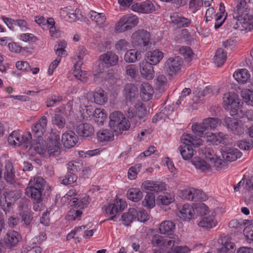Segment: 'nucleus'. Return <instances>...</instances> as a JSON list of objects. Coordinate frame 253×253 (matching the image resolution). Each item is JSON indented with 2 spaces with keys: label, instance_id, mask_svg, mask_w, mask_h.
<instances>
[{
  "label": "nucleus",
  "instance_id": "a19ab883",
  "mask_svg": "<svg viewBox=\"0 0 253 253\" xmlns=\"http://www.w3.org/2000/svg\"><path fill=\"white\" fill-rule=\"evenodd\" d=\"M28 186L43 190L46 187V181L42 177L36 176L30 180Z\"/></svg>",
  "mask_w": 253,
  "mask_h": 253
},
{
  "label": "nucleus",
  "instance_id": "338daca9",
  "mask_svg": "<svg viewBox=\"0 0 253 253\" xmlns=\"http://www.w3.org/2000/svg\"><path fill=\"white\" fill-rule=\"evenodd\" d=\"M195 210L197 213H199L201 215H206L209 212L208 207L203 203L197 204Z\"/></svg>",
  "mask_w": 253,
  "mask_h": 253
},
{
  "label": "nucleus",
  "instance_id": "c03bdc74",
  "mask_svg": "<svg viewBox=\"0 0 253 253\" xmlns=\"http://www.w3.org/2000/svg\"><path fill=\"white\" fill-rule=\"evenodd\" d=\"M61 16L67 21H74L76 19V14L71 9V6L61 8L60 10Z\"/></svg>",
  "mask_w": 253,
  "mask_h": 253
},
{
  "label": "nucleus",
  "instance_id": "4c0bfd02",
  "mask_svg": "<svg viewBox=\"0 0 253 253\" xmlns=\"http://www.w3.org/2000/svg\"><path fill=\"white\" fill-rule=\"evenodd\" d=\"M218 91V88L213 86H209L205 87L204 89L202 91V92L199 91L198 94L199 95H195L193 98V101L198 103L199 100L200 99L201 96L203 97L205 96H211V95H214L217 93Z\"/></svg>",
  "mask_w": 253,
  "mask_h": 253
},
{
  "label": "nucleus",
  "instance_id": "a878e982",
  "mask_svg": "<svg viewBox=\"0 0 253 253\" xmlns=\"http://www.w3.org/2000/svg\"><path fill=\"white\" fill-rule=\"evenodd\" d=\"M25 191L26 195L31 197L33 200L34 203L39 204L42 201L43 190L28 186Z\"/></svg>",
  "mask_w": 253,
  "mask_h": 253
},
{
  "label": "nucleus",
  "instance_id": "052dcab7",
  "mask_svg": "<svg viewBox=\"0 0 253 253\" xmlns=\"http://www.w3.org/2000/svg\"><path fill=\"white\" fill-rule=\"evenodd\" d=\"M52 124L56 125L59 128L64 127L65 125V120L60 115L55 114L52 119Z\"/></svg>",
  "mask_w": 253,
  "mask_h": 253
},
{
  "label": "nucleus",
  "instance_id": "9d476101",
  "mask_svg": "<svg viewBox=\"0 0 253 253\" xmlns=\"http://www.w3.org/2000/svg\"><path fill=\"white\" fill-rule=\"evenodd\" d=\"M126 206V202L121 199H116L114 203L109 204L105 209L107 214L112 215L107 220L117 221V213L122 211ZM105 220H107L106 219Z\"/></svg>",
  "mask_w": 253,
  "mask_h": 253
},
{
  "label": "nucleus",
  "instance_id": "ea45409f",
  "mask_svg": "<svg viewBox=\"0 0 253 253\" xmlns=\"http://www.w3.org/2000/svg\"><path fill=\"white\" fill-rule=\"evenodd\" d=\"M153 92V88L149 84L145 83L141 85L140 94L144 100H150L152 96Z\"/></svg>",
  "mask_w": 253,
  "mask_h": 253
},
{
  "label": "nucleus",
  "instance_id": "c756f323",
  "mask_svg": "<svg viewBox=\"0 0 253 253\" xmlns=\"http://www.w3.org/2000/svg\"><path fill=\"white\" fill-rule=\"evenodd\" d=\"M179 209L178 216L183 220L191 219L195 212L193 207L189 204H184L181 208H179Z\"/></svg>",
  "mask_w": 253,
  "mask_h": 253
},
{
  "label": "nucleus",
  "instance_id": "f8f14e48",
  "mask_svg": "<svg viewBox=\"0 0 253 253\" xmlns=\"http://www.w3.org/2000/svg\"><path fill=\"white\" fill-rule=\"evenodd\" d=\"M32 139V134L29 132L28 136H24L15 131H13L8 137V141L11 145L15 146L23 145L26 149L28 146L27 143H29V140Z\"/></svg>",
  "mask_w": 253,
  "mask_h": 253
},
{
  "label": "nucleus",
  "instance_id": "79ce46f5",
  "mask_svg": "<svg viewBox=\"0 0 253 253\" xmlns=\"http://www.w3.org/2000/svg\"><path fill=\"white\" fill-rule=\"evenodd\" d=\"M141 58L140 52L133 49L127 50L124 57L125 60L127 63H134Z\"/></svg>",
  "mask_w": 253,
  "mask_h": 253
},
{
  "label": "nucleus",
  "instance_id": "0e129e2a",
  "mask_svg": "<svg viewBox=\"0 0 253 253\" xmlns=\"http://www.w3.org/2000/svg\"><path fill=\"white\" fill-rule=\"evenodd\" d=\"M137 215L136 218L137 220L141 222H145L150 219V215L143 209L137 210Z\"/></svg>",
  "mask_w": 253,
  "mask_h": 253
},
{
  "label": "nucleus",
  "instance_id": "f704fd0d",
  "mask_svg": "<svg viewBox=\"0 0 253 253\" xmlns=\"http://www.w3.org/2000/svg\"><path fill=\"white\" fill-rule=\"evenodd\" d=\"M250 74L246 69L238 70L233 74V77L239 83L244 84L250 79Z\"/></svg>",
  "mask_w": 253,
  "mask_h": 253
},
{
  "label": "nucleus",
  "instance_id": "5fc2aeb1",
  "mask_svg": "<svg viewBox=\"0 0 253 253\" xmlns=\"http://www.w3.org/2000/svg\"><path fill=\"white\" fill-rule=\"evenodd\" d=\"M179 53L185 58V61L190 62L193 56V53L189 46H182L179 49Z\"/></svg>",
  "mask_w": 253,
  "mask_h": 253
},
{
  "label": "nucleus",
  "instance_id": "a211bd4d",
  "mask_svg": "<svg viewBox=\"0 0 253 253\" xmlns=\"http://www.w3.org/2000/svg\"><path fill=\"white\" fill-rule=\"evenodd\" d=\"M123 94L127 102L132 103L138 96L137 88L134 84H127L124 86Z\"/></svg>",
  "mask_w": 253,
  "mask_h": 253
},
{
  "label": "nucleus",
  "instance_id": "412c9836",
  "mask_svg": "<svg viewBox=\"0 0 253 253\" xmlns=\"http://www.w3.org/2000/svg\"><path fill=\"white\" fill-rule=\"evenodd\" d=\"M140 72L141 76L147 79L154 77V71L152 63L146 60H143L140 63Z\"/></svg>",
  "mask_w": 253,
  "mask_h": 253
},
{
  "label": "nucleus",
  "instance_id": "a18cd8bd",
  "mask_svg": "<svg viewBox=\"0 0 253 253\" xmlns=\"http://www.w3.org/2000/svg\"><path fill=\"white\" fill-rule=\"evenodd\" d=\"M15 177L13 167L12 164L8 162L5 166V171L4 172V178L7 182L12 183Z\"/></svg>",
  "mask_w": 253,
  "mask_h": 253
},
{
  "label": "nucleus",
  "instance_id": "39448f33",
  "mask_svg": "<svg viewBox=\"0 0 253 253\" xmlns=\"http://www.w3.org/2000/svg\"><path fill=\"white\" fill-rule=\"evenodd\" d=\"M20 197V192L19 190H6L0 198L1 208L6 212Z\"/></svg>",
  "mask_w": 253,
  "mask_h": 253
},
{
  "label": "nucleus",
  "instance_id": "f3484780",
  "mask_svg": "<svg viewBox=\"0 0 253 253\" xmlns=\"http://www.w3.org/2000/svg\"><path fill=\"white\" fill-rule=\"evenodd\" d=\"M133 11L142 13H151L156 10L155 6L150 0H146L141 3H135L131 6Z\"/></svg>",
  "mask_w": 253,
  "mask_h": 253
},
{
  "label": "nucleus",
  "instance_id": "680f3d73",
  "mask_svg": "<svg viewBox=\"0 0 253 253\" xmlns=\"http://www.w3.org/2000/svg\"><path fill=\"white\" fill-rule=\"evenodd\" d=\"M141 167L142 166L141 164H137L135 166L131 167L128 171V178L131 180L135 179L136 177L138 172L140 171Z\"/></svg>",
  "mask_w": 253,
  "mask_h": 253
},
{
  "label": "nucleus",
  "instance_id": "2eb2a0df",
  "mask_svg": "<svg viewBox=\"0 0 253 253\" xmlns=\"http://www.w3.org/2000/svg\"><path fill=\"white\" fill-rule=\"evenodd\" d=\"M47 120L45 116H42L32 128L34 138L42 139L45 132Z\"/></svg>",
  "mask_w": 253,
  "mask_h": 253
},
{
  "label": "nucleus",
  "instance_id": "e433bc0d",
  "mask_svg": "<svg viewBox=\"0 0 253 253\" xmlns=\"http://www.w3.org/2000/svg\"><path fill=\"white\" fill-rule=\"evenodd\" d=\"M216 221L214 219V215L213 213L211 214L205 216L202 218V219L199 222L198 225L203 228L206 229H210L214 227L216 225Z\"/></svg>",
  "mask_w": 253,
  "mask_h": 253
},
{
  "label": "nucleus",
  "instance_id": "cd10ccee",
  "mask_svg": "<svg viewBox=\"0 0 253 253\" xmlns=\"http://www.w3.org/2000/svg\"><path fill=\"white\" fill-rule=\"evenodd\" d=\"M175 229V224L170 220L163 221L159 225V230L161 234L168 236L173 235Z\"/></svg>",
  "mask_w": 253,
  "mask_h": 253
},
{
  "label": "nucleus",
  "instance_id": "69168bd1",
  "mask_svg": "<svg viewBox=\"0 0 253 253\" xmlns=\"http://www.w3.org/2000/svg\"><path fill=\"white\" fill-rule=\"evenodd\" d=\"M209 164L210 168L214 167L217 170L221 169L226 166L225 162L222 161L217 156L215 157L214 160Z\"/></svg>",
  "mask_w": 253,
  "mask_h": 253
},
{
  "label": "nucleus",
  "instance_id": "864d4df0",
  "mask_svg": "<svg viewBox=\"0 0 253 253\" xmlns=\"http://www.w3.org/2000/svg\"><path fill=\"white\" fill-rule=\"evenodd\" d=\"M192 201L194 202H198L204 201L207 199V197L205 193L203 191L192 188Z\"/></svg>",
  "mask_w": 253,
  "mask_h": 253
},
{
  "label": "nucleus",
  "instance_id": "2f4dec72",
  "mask_svg": "<svg viewBox=\"0 0 253 253\" xmlns=\"http://www.w3.org/2000/svg\"><path fill=\"white\" fill-rule=\"evenodd\" d=\"M136 117L134 121H138V124H140L141 122H144L147 113L146 108L144 106L141 102H139L135 105Z\"/></svg>",
  "mask_w": 253,
  "mask_h": 253
},
{
  "label": "nucleus",
  "instance_id": "de8ad7c7",
  "mask_svg": "<svg viewBox=\"0 0 253 253\" xmlns=\"http://www.w3.org/2000/svg\"><path fill=\"white\" fill-rule=\"evenodd\" d=\"M226 52H225L223 49L218 48L214 56V62L217 66L219 67L222 66L226 60Z\"/></svg>",
  "mask_w": 253,
  "mask_h": 253
},
{
  "label": "nucleus",
  "instance_id": "bf43d9fd",
  "mask_svg": "<svg viewBox=\"0 0 253 253\" xmlns=\"http://www.w3.org/2000/svg\"><path fill=\"white\" fill-rule=\"evenodd\" d=\"M125 17H123L116 24L115 30L119 32H123L128 30V26L126 21H127Z\"/></svg>",
  "mask_w": 253,
  "mask_h": 253
},
{
  "label": "nucleus",
  "instance_id": "c85d7f7f",
  "mask_svg": "<svg viewBox=\"0 0 253 253\" xmlns=\"http://www.w3.org/2000/svg\"><path fill=\"white\" fill-rule=\"evenodd\" d=\"M2 19L8 28L12 30H14L17 26L19 27L21 29L27 28L28 24L24 20H14L3 16L2 17Z\"/></svg>",
  "mask_w": 253,
  "mask_h": 253
},
{
  "label": "nucleus",
  "instance_id": "e2e57ef3",
  "mask_svg": "<svg viewBox=\"0 0 253 253\" xmlns=\"http://www.w3.org/2000/svg\"><path fill=\"white\" fill-rule=\"evenodd\" d=\"M250 222L248 220H244L243 221H238L237 219H233L229 223V226L230 228H235L237 229H241L242 226L246 225Z\"/></svg>",
  "mask_w": 253,
  "mask_h": 253
},
{
  "label": "nucleus",
  "instance_id": "72a5a7b5",
  "mask_svg": "<svg viewBox=\"0 0 253 253\" xmlns=\"http://www.w3.org/2000/svg\"><path fill=\"white\" fill-rule=\"evenodd\" d=\"M137 215V210L130 208L127 212L124 213L121 216V220L123 224L126 226L129 225L133 220L136 219Z\"/></svg>",
  "mask_w": 253,
  "mask_h": 253
},
{
  "label": "nucleus",
  "instance_id": "f03ea898",
  "mask_svg": "<svg viewBox=\"0 0 253 253\" xmlns=\"http://www.w3.org/2000/svg\"><path fill=\"white\" fill-rule=\"evenodd\" d=\"M109 118V126L115 132L122 133V131L127 130L130 127L129 122L120 111L112 112Z\"/></svg>",
  "mask_w": 253,
  "mask_h": 253
},
{
  "label": "nucleus",
  "instance_id": "58836bf2",
  "mask_svg": "<svg viewBox=\"0 0 253 253\" xmlns=\"http://www.w3.org/2000/svg\"><path fill=\"white\" fill-rule=\"evenodd\" d=\"M179 150L183 159L185 160H190L194 155V151L190 145L183 143L179 147Z\"/></svg>",
  "mask_w": 253,
  "mask_h": 253
},
{
  "label": "nucleus",
  "instance_id": "37998d69",
  "mask_svg": "<svg viewBox=\"0 0 253 253\" xmlns=\"http://www.w3.org/2000/svg\"><path fill=\"white\" fill-rule=\"evenodd\" d=\"M191 162L197 169L202 171H206L210 168V164L199 157H194Z\"/></svg>",
  "mask_w": 253,
  "mask_h": 253
},
{
  "label": "nucleus",
  "instance_id": "9b49d317",
  "mask_svg": "<svg viewBox=\"0 0 253 253\" xmlns=\"http://www.w3.org/2000/svg\"><path fill=\"white\" fill-rule=\"evenodd\" d=\"M223 123L228 130L234 134L240 135L244 133L245 127L241 120L229 117H225Z\"/></svg>",
  "mask_w": 253,
  "mask_h": 253
},
{
  "label": "nucleus",
  "instance_id": "6ab92c4d",
  "mask_svg": "<svg viewBox=\"0 0 253 253\" xmlns=\"http://www.w3.org/2000/svg\"><path fill=\"white\" fill-rule=\"evenodd\" d=\"M78 137L73 131H67L63 134L62 141L64 146L67 148L74 147L78 142Z\"/></svg>",
  "mask_w": 253,
  "mask_h": 253
},
{
  "label": "nucleus",
  "instance_id": "4d7b16f0",
  "mask_svg": "<svg viewBox=\"0 0 253 253\" xmlns=\"http://www.w3.org/2000/svg\"><path fill=\"white\" fill-rule=\"evenodd\" d=\"M174 200L173 197L169 194H165L159 195L157 199V202L158 204L168 205L171 203Z\"/></svg>",
  "mask_w": 253,
  "mask_h": 253
},
{
  "label": "nucleus",
  "instance_id": "f257e3e1",
  "mask_svg": "<svg viewBox=\"0 0 253 253\" xmlns=\"http://www.w3.org/2000/svg\"><path fill=\"white\" fill-rule=\"evenodd\" d=\"M152 244L156 246L162 247L167 250V253H186L189 251L187 246H174V241L169 238H165L160 235L153 237Z\"/></svg>",
  "mask_w": 253,
  "mask_h": 253
},
{
  "label": "nucleus",
  "instance_id": "7ed1b4c3",
  "mask_svg": "<svg viewBox=\"0 0 253 253\" xmlns=\"http://www.w3.org/2000/svg\"><path fill=\"white\" fill-rule=\"evenodd\" d=\"M221 123V120L217 118H208L203 120L202 123L194 124L192 129L195 135L203 136L204 132L215 128Z\"/></svg>",
  "mask_w": 253,
  "mask_h": 253
},
{
  "label": "nucleus",
  "instance_id": "13d9d810",
  "mask_svg": "<svg viewBox=\"0 0 253 253\" xmlns=\"http://www.w3.org/2000/svg\"><path fill=\"white\" fill-rule=\"evenodd\" d=\"M104 110L95 109L94 112V120L98 125H103L106 119V114Z\"/></svg>",
  "mask_w": 253,
  "mask_h": 253
},
{
  "label": "nucleus",
  "instance_id": "aec40b11",
  "mask_svg": "<svg viewBox=\"0 0 253 253\" xmlns=\"http://www.w3.org/2000/svg\"><path fill=\"white\" fill-rule=\"evenodd\" d=\"M170 22L178 28L188 27L191 24V20L183 16L177 12L173 13L170 16Z\"/></svg>",
  "mask_w": 253,
  "mask_h": 253
},
{
  "label": "nucleus",
  "instance_id": "0eeeda50",
  "mask_svg": "<svg viewBox=\"0 0 253 253\" xmlns=\"http://www.w3.org/2000/svg\"><path fill=\"white\" fill-rule=\"evenodd\" d=\"M183 61L181 57L175 56L169 58L165 64V71L171 77L177 76L181 71Z\"/></svg>",
  "mask_w": 253,
  "mask_h": 253
},
{
  "label": "nucleus",
  "instance_id": "8fccbe9b",
  "mask_svg": "<svg viewBox=\"0 0 253 253\" xmlns=\"http://www.w3.org/2000/svg\"><path fill=\"white\" fill-rule=\"evenodd\" d=\"M225 242L221 248L217 249V252L218 253H230L235 251V245L234 243L228 241L225 239Z\"/></svg>",
  "mask_w": 253,
  "mask_h": 253
},
{
  "label": "nucleus",
  "instance_id": "423d86ee",
  "mask_svg": "<svg viewBox=\"0 0 253 253\" xmlns=\"http://www.w3.org/2000/svg\"><path fill=\"white\" fill-rule=\"evenodd\" d=\"M240 102L237 96L235 93H226L223 97V107L229 111L231 116L238 114Z\"/></svg>",
  "mask_w": 253,
  "mask_h": 253
},
{
  "label": "nucleus",
  "instance_id": "6e6d98bb",
  "mask_svg": "<svg viewBox=\"0 0 253 253\" xmlns=\"http://www.w3.org/2000/svg\"><path fill=\"white\" fill-rule=\"evenodd\" d=\"M42 140V139H40L35 138H34L33 140H32V139H30L29 140V143H27L29 150H32L33 149L36 153H40L41 151V141Z\"/></svg>",
  "mask_w": 253,
  "mask_h": 253
},
{
  "label": "nucleus",
  "instance_id": "49530a36",
  "mask_svg": "<svg viewBox=\"0 0 253 253\" xmlns=\"http://www.w3.org/2000/svg\"><path fill=\"white\" fill-rule=\"evenodd\" d=\"M128 199L134 202L139 201L143 197L142 192L137 188H130L127 192Z\"/></svg>",
  "mask_w": 253,
  "mask_h": 253
},
{
  "label": "nucleus",
  "instance_id": "bb28decb",
  "mask_svg": "<svg viewBox=\"0 0 253 253\" xmlns=\"http://www.w3.org/2000/svg\"><path fill=\"white\" fill-rule=\"evenodd\" d=\"M181 140L184 144L194 147H199L203 144V140L196 136L190 134H183L181 137Z\"/></svg>",
  "mask_w": 253,
  "mask_h": 253
},
{
  "label": "nucleus",
  "instance_id": "5701e85b",
  "mask_svg": "<svg viewBox=\"0 0 253 253\" xmlns=\"http://www.w3.org/2000/svg\"><path fill=\"white\" fill-rule=\"evenodd\" d=\"M76 132L81 137H87L94 134V129L91 124L84 123L81 124L77 126Z\"/></svg>",
  "mask_w": 253,
  "mask_h": 253
},
{
  "label": "nucleus",
  "instance_id": "20e7f679",
  "mask_svg": "<svg viewBox=\"0 0 253 253\" xmlns=\"http://www.w3.org/2000/svg\"><path fill=\"white\" fill-rule=\"evenodd\" d=\"M225 17L228 29H238L240 31L246 30L250 25V22L252 21L244 20V16L234 12Z\"/></svg>",
  "mask_w": 253,
  "mask_h": 253
},
{
  "label": "nucleus",
  "instance_id": "4be33fe9",
  "mask_svg": "<svg viewBox=\"0 0 253 253\" xmlns=\"http://www.w3.org/2000/svg\"><path fill=\"white\" fill-rule=\"evenodd\" d=\"M142 187L144 189L152 192H159L166 190V185L164 183L149 180L143 182Z\"/></svg>",
  "mask_w": 253,
  "mask_h": 253
},
{
  "label": "nucleus",
  "instance_id": "774afa93",
  "mask_svg": "<svg viewBox=\"0 0 253 253\" xmlns=\"http://www.w3.org/2000/svg\"><path fill=\"white\" fill-rule=\"evenodd\" d=\"M244 234L247 240L253 241V224L246 226L243 231Z\"/></svg>",
  "mask_w": 253,
  "mask_h": 253
},
{
  "label": "nucleus",
  "instance_id": "3c124183",
  "mask_svg": "<svg viewBox=\"0 0 253 253\" xmlns=\"http://www.w3.org/2000/svg\"><path fill=\"white\" fill-rule=\"evenodd\" d=\"M142 205L147 209H151L155 207V197L153 193H147L142 201Z\"/></svg>",
  "mask_w": 253,
  "mask_h": 253
},
{
  "label": "nucleus",
  "instance_id": "b1692460",
  "mask_svg": "<svg viewBox=\"0 0 253 253\" xmlns=\"http://www.w3.org/2000/svg\"><path fill=\"white\" fill-rule=\"evenodd\" d=\"M87 15L98 27L102 28L107 26L105 24L106 17L103 13H99L94 10H90Z\"/></svg>",
  "mask_w": 253,
  "mask_h": 253
},
{
  "label": "nucleus",
  "instance_id": "393cba45",
  "mask_svg": "<svg viewBox=\"0 0 253 253\" xmlns=\"http://www.w3.org/2000/svg\"><path fill=\"white\" fill-rule=\"evenodd\" d=\"M100 59L107 66H113L116 65L119 61L118 55L112 51H107L100 55Z\"/></svg>",
  "mask_w": 253,
  "mask_h": 253
},
{
  "label": "nucleus",
  "instance_id": "6e6552de",
  "mask_svg": "<svg viewBox=\"0 0 253 253\" xmlns=\"http://www.w3.org/2000/svg\"><path fill=\"white\" fill-rule=\"evenodd\" d=\"M150 40V35L145 30H139L133 33L131 43L133 47L141 49L148 45Z\"/></svg>",
  "mask_w": 253,
  "mask_h": 253
},
{
  "label": "nucleus",
  "instance_id": "c9c22d12",
  "mask_svg": "<svg viewBox=\"0 0 253 253\" xmlns=\"http://www.w3.org/2000/svg\"><path fill=\"white\" fill-rule=\"evenodd\" d=\"M94 102L99 105L104 104L108 100L106 93L101 88L96 89L92 92Z\"/></svg>",
  "mask_w": 253,
  "mask_h": 253
},
{
  "label": "nucleus",
  "instance_id": "603ef678",
  "mask_svg": "<svg viewBox=\"0 0 253 253\" xmlns=\"http://www.w3.org/2000/svg\"><path fill=\"white\" fill-rule=\"evenodd\" d=\"M241 96L245 102L253 106V90L244 89L241 91Z\"/></svg>",
  "mask_w": 253,
  "mask_h": 253
},
{
  "label": "nucleus",
  "instance_id": "7c9ffc66",
  "mask_svg": "<svg viewBox=\"0 0 253 253\" xmlns=\"http://www.w3.org/2000/svg\"><path fill=\"white\" fill-rule=\"evenodd\" d=\"M222 156L225 161L233 162L242 156V153L236 148H229L222 153Z\"/></svg>",
  "mask_w": 253,
  "mask_h": 253
},
{
  "label": "nucleus",
  "instance_id": "473e14b6",
  "mask_svg": "<svg viewBox=\"0 0 253 253\" xmlns=\"http://www.w3.org/2000/svg\"><path fill=\"white\" fill-rule=\"evenodd\" d=\"M163 58V53L158 50L148 51L145 55V60L152 65L158 64Z\"/></svg>",
  "mask_w": 253,
  "mask_h": 253
},
{
  "label": "nucleus",
  "instance_id": "4468645a",
  "mask_svg": "<svg viewBox=\"0 0 253 253\" xmlns=\"http://www.w3.org/2000/svg\"><path fill=\"white\" fill-rule=\"evenodd\" d=\"M234 4L235 6L233 12L244 16V20H253V15L249 14V9H248L246 0H235Z\"/></svg>",
  "mask_w": 253,
  "mask_h": 253
},
{
  "label": "nucleus",
  "instance_id": "ddd939ff",
  "mask_svg": "<svg viewBox=\"0 0 253 253\" xmlns=\"http://www.w3.org/2000/svg\"><path fill=\"white\" fill-rule=\"evenodd\" d=\"M60 146V134L58 132L52 131L46 144L47 153L51 155L55 152H58Z\"/></svg>",
  "mask_w": 253,
  "mask_h": 253
},
{
  "label": "nucleus",
  "instance_id": "09e8293b",
  "mask_svg": "<svg viewBox=\"0 0 253 253\" xmlns=\"http://www.w3.org/2000/svg\"><path fill=\"white\" fill-rule=\"evenodd\" d=\"M97 135L98 140L100 142L111 141L114 138V134L112 131L108 129L99 131Z\"/></svg>",
  "mask_w": 253,
  "mask_h": 253
},
{
  "label": "nucleus",
  "instance_id": "1a4fd4ad",
  "mask_svg": "<svg viewBox=\"0 0 253 253\" xmlns=\"http://www.w3.org/2000/svg\"><path fill=\"white\" fill-rule=\"evenodd\" d=\"M80 164L78 162H70L68 164L67 173L60 177L61 183L64 185L71 184L76 181L78 177L76 173L80 169Z\"/></svg>",
  "mask_w": 253,
  "mask_h": 253
},
{
  "label": "nucleus",
  "instance_id": "dca6fc26",
  "mask_svg": "<svg viewBox=\"0 0 253 253\" xmlns=\"http://www.w3.org/2000/svg\"><path fill=\"white\" fill-rule=\"evenodd\" d=\"M21 239L20 234L17 231L12 230H8L4 238L5 246L9 249L15 247Z\"/></svg>",
  "mask_w": 253,
  "mask_h": 253
}]
</instances>
